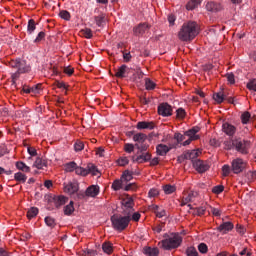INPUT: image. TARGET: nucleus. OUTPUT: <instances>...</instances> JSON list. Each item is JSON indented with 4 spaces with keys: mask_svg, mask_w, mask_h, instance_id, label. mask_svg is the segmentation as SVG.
Here are the masks:
<instances>
[{
    "mask_svg": "<svg viewBox=\"0 0 256 256\" xmlns=\"http://www.w3.org/2000/svg\"><path fill=\"white\" fill-rule=\"evenodd\" d=\"M197 35H199V24L195 21H188L182 25L178 39L180 41H193Z\"/></svg>",
    "mask_w": 256,
    "mask_h": 256,
    "instance_id": "nucleus-1",
    "label": "nucleus"
},
{
    "mask_svg": "<svg viewBox=\"0 0 256 256\" xmlns=\"http://www.w3.org/2000/svg\"><path fill=\"white\" fill-rule=\"evenodd\" d=\"M9 65L12 69L16 70L11 75L12 85H15L17 83V79H19L21 75L31 72V65L27 64V61L23 59L18 58L16 60H12L10 61Z\"/></svg>",
    "mask_w": 256,
    "mask_h": 256,
    "instance_id": "nucleus-2",
    "label": "nucleus"
},
{
    "mask_svg": "<svg viewBox=\"0 0 256 256\" xmlns=\"http://www.w3.org/2000/svg\"><path fill=\"white\" fill-rule=\"evenodd\" d=\"M183 243V238L179 233L164 234V240L159 242L162 249L165 251H171V249H177Z\"/></svg>",
    "mask_w": 256,
    "mask_h": 256,
    "instance_id": "nucleus-3",
    "label": "nucleus"
},
{
    "mask_svg": "<svg viewBox=\"0 0 256 256\" xmlns=\"http://www.w3.org/2000/svg\"><path fill=\"white\" fill-rule=\"evenodd\" d=\"M110 219L115 231H125L129 227V223H131V216L129 215L114 214Z\"/></svg>",
    "mask_w": 256,
    "mask_h": 256,
    "instance_id": "nucleus-4",
    "label": "nucleus"
},
{
    "mask_svg": "<svg viewBox=\"0 0 256 256\" xmlns=\"http://www.w3.org/2000/svg\"><path fill=\"white\" fill-rule=\"evenodd\" d=\"M234 149L241 153V155H249V149H251V141L234 139Z\"/></svg>",
    "mask_w": 256,
    "mask_h": 256,
    "instance_id": "nucleus-5",
    "label": "nucleus"
},
{
    "mask_svg": "<svg viewBox=\"0 0 256 256\" xmlns=\"http://www.w3.org/2000/svg\"><path fill=\"white\" fill-rule=\"evenodd\" d=\"M122 205V215H133V212L135 211V202L133 198L127 196L126 198L122 199L121 201Z\"/></svg>",
    "mask_w": 256,
    "mask_h": 256,
    "instance_id": "nucleus-6",
    "label": "nucleus"
},
{
    "mask_svg": "<svg viewBox=\"0 0 256 256\" xmlns=\"http://www.w3.org/2000/svg\"><path fill=\"white\" fill-rule=\"evenodd\" d=\"M245 167H247V163L241 158H236L231 163V169L235 175L243 173V171H245Z\"/></svg>",
    "mask_w": 256,
    "mask_h": 256,
    "instance_id": "nucleus-7",
    "label": "nucleus"
},
{
    "mask_svg": "<svg viewBox=\"0 0 256 256\" xmlns=\"http://www.w3.org/2000/svg\"><path fill=\"white\" fill-rule=\"evenodd\" d=\"M198 131H200V128L196 126L185 132L186 137L189 138L182 143L183 147H187V145H191L192 141L199 139Z\"/></svg>",
    "mask_w": 256,
    "mask_h": 256,
    "instance_id": "nucleus-8",
    "label": "nucleus"
},
{
    "mask_svg": "<svg viewBox=\"0 0 256 256\" xmlns=\"http://www.w3.org/2000/svg\"><path fill=\"white\" fill-rule=\"evenodd\" d=\"M158 115H161V117H171L173 115V107L167 102L159 104Z\"/></svg>",
    "mask_w": 256,
    "mask_h": 256,
    "instance_id": "nucleus-9",
    "label": "nucleus"
},
{
    "mask_svg": "<svg viewBox=\"0 0 256 256\" xmlns=\"http://www.w3.org/2000/svg\"><path fill=\"white\" fill-rule=\"evenodd\" d=\"M149 29H151V25L147 23H140L133 28V35H135V37H143Z\"/></svg>",
    "mask_w": 256,
    "mask_h": 256,
    "instance_id": "nucleus-10",
    "label": "nucleus"
},
{
    "mask_svg": "<svg viewBox=\"0 0 256 256\" xmlns=\"http://www.w3.org/2000/svg\"><path fill=\"white\" fill-rule=\"evenodd\" d=\"M64 191L65 193H68L69 195H75L77 191H79V182L76 180L69 182L68 184L64 185Z\"/></svg>",
    "mask_w": 256,
    "mask_h": 256,
    "instance_id": "nucleus-11",
    "label": "nucleus"
},
{
    "mask_svg": "<svg viewBox=\"0 0 256 256\" xmlns=\"http://www.w3.org/2000/svg\"><path fill=\"white\" fill-rule=\"evenodd\" d=\"M134 163H147L151 161V153L149 152H137V156L133 157Z\"/></svg>",
    "mask_w": 256,
    "mask_h": 256,
    "instance_id": "nucleus-12",
    "label": "nucleus"
},
{
    "mask_svg": "<svg viewBox=\"0 0 256 256\" xmlns=\"http://www.w3.org/2000/svg\"><path fill=\"white\" fill-rule=\"evenodd\" d=\"M192 165L194 169L198 171V173H205V171H209V164H207V162L202 161L201 159L194 161Z\"/></svg>",
    "mask_w": 256,
    "mask_h": 256,
    "instance_id": "nucleus-13",
    "label": "nucleus"
},
{
    "mask_svg": "<svg viewBox=\"0 0 256 256\" xmlns=\"http://www.w3.org/2000/svg\"><path fill=\"white\" fill-rule=\"evenodd\" d=\"M222 130L228 137H233L237 133V128L229 122L223 123Z\"/></svg>",
    "mask_w": 256,
    "mask_h": 256,
    "instance_id": "nucleus-14",
    "label": "nucleus"
},
{
    "mask_svg": "<svg viewBox=\"0 0 256 256\" xmlns=\"http://www.w3.org/2000/svg\"><path fill=\"white\" fill-rule=\"evenodd\" d=\"M206 10L210 11V13H219V11L223 10V6L217 2H208L206 4Z\"/></svg>",
    "mask_w": 256,
    "mask_h": 256,
    "instance_id": "nucleus-15",
    "label": "nucleus"
},
{
    "mask_svg": "<svg viewBox=\"0 0 256 256\" xmlns=\"http://www.w3.org/2000/svg\"><path fill=\"white\" fill-rule=\"evenodd\" d=\"M131 71V68H129L127 65L123 64L121 67L118 68V70L115 73V77H118L119 79H123L125 77V74H129Z\"/></svg>",
    "mask_w": 256,
    "mask_h": 256,
    "instance_id": "nucleus-16",
    "label": "nucleus"
},
{
    "mask_svg": "<svg viewBox=\"0 0 256 256\" xmlns=\"http://www.w3.org/2000/svg\"><path fill=\"white\" fill-rule=\"evenodd\" d=\"M198 157H199V151H197V150H192V151L186 152L184 154V159L191 161L192 165H193V163H195V161L199 160Z\"/></svg>",
    "mask_w": 256,
    "mask_h": 256,
    "instance_id": "nucleus-17",
    "label": "nucleus"
},
{
    "mask_svg": "<svg viewBox=\"0 0 256 256\" xmlns=\"http://www.w3.org/2000/svg\"><path fill=\"white\" fill-rule=\"evenodd\" d=\"M233 227H234V225L231 222H224V223L219 225L217 230L220 233L226 234V233H229V231H233Z\"/></svg>",
    "mask_w": 256,
    "mask_h": 256,
    "instance_id": "nucleus-18",
    "label": "nucleus"
},
{
    "mask_svg": "<svg viewBox=\"0 0 256 256\" xmlns=\"http://www.w3.org/2000/svg\"><path fill=\"white\" fill-rule=\"evenodd\" d=\"M136 129H149L150 131L155 129V123L154 122H147V121H140L136 125Z\"/></svg>",
    "mask_w": 256,
    "mask_h": 256,
    "instance_id": "nucleus-19",
    "label": "nucleus"
},
{
    "mask_svg": "<svg viewBox=\"0 0 256 256\" xmlns=\"http://www.w3.org/2000/svg\"><path fill=\"white\" fill-rule=\"evenodd\" d=\"M171 149H173V146L169 148V146L165 144H159L156 147L157 154L160 155L161 157H164V155H167L169 151H171Z\"/></svg>",
    "mask_w": 256,
    "mask_h": 256,
    "instance_id": "nucleus-20",
    "label": "nucleus"
},
{
    "mask_svg": "<svg viewBox=\"0 0 256 256\" xmlns=\"http://www.w3.org/2000/svg\"><path fill=\"white\" fill-rule=\"evenodd\" d=\"M97 195H99V187L92 185L86 189L87 197H97Z\"/></svg>",
    "mask_w": 256,
    "mask_h": 256,
    "instance_id": "nucleus-21",
    "label": "nucleus"
},
{
    "mask_svg": "<svg viewBox=\"0 0 256 256\" xmlns=\"http://www.w3.org/2000/svg\"><path fill=\"white\" fill-rule=\"evenodd\" d=\"M16 169H18V171H22V173H31V167L27 166V164H25V162L23 161H18L16 162Z\"/></svg>",
    "mask_w": 256,
    "mask_h": 256,
    "instance_id": "nucleus-22",
    "label": "nucleus"
},
{
    "mask_svg": "<svg viewBox=\"0 0 256 256\" xmlns=\"http://www.w3.org/2000/svg\"><path fill=\"white\" fill-rule=\"evenodd\" d=\"M225 97H226V94L223 93V91L216 92L213 94V99L218 105H221V103L225 101Z\"/></svg>",
    "mask_w": 256,
    "mask_h": 256,
    "instance_id": "nucleus-23",
    "label": "nucleus"
},
{
    "mask_svg": "<svg viewBox=\"0 0 256 256\" xmlns=\"http://www.w3.org/2000/svg\"><path fill=\"white\" fill-rule=\"evenodd\" d=\"M133 141L138 144L145 143L147 141V135L145 133H136L133 136Z\"/></svg>",
    "mask_w": 256,
    "mask_h": 256,
    "instance_id": "nucleus-24",
    "label": "nucleus"
},
{
    "mask_svg": "<svg viewBox=\"0 0 256 256\" xmlns=\"http://www.w3.org/2000/svg\"><path fill=\"white\" fill-rule=\"evenodd\" d=\"M105 13L101 12L98 16L94 17V21L97 27H103L105 25Z\"/></svg>",
    "mask_w": 256,
    "mask_h": 256,
    "instance_id": "nucleus-25",
    "label": "nucleus"
},
{
    "mask_svg": "<svg viewBox=\"0 0 256 256\" xmlns=\"http://www.w3.org/2000/svg\"><path fill=\"white\" fill-rule=\"evenodd\" d=\"M203 0H190L187 5H186V9L188 11H193V9H197V7H199V5H201V2Z\"/></svg>",
    "mask_w": 256,
    "mask_h": 256,
    "instance_id": "nucleus-26",
    "label": "nucleus"
},
{
    "mask_svg": "<svg viewBox=\"0 0 256 256\" xmlns=\"http://www.w3.org/2000/svg\"><path fill=\"white\" fill-rule=\"evenodd\" d=\"M199 193L197 191H190L186 197L183 198L184 205L187 203H191L195 197H197Z\"/></svg>",
    "mask_w": 256,
    "mask_h": 256,
    "instance_id": "nucleus-27",
    "label": "nucleus"
},
{
    "mask_svg": "<svg viewBox=\"0 0 256 256\" xmlns=\"http://www.w3.org/2000/svg\"><path fill=\"white\" fill-rule=\"evenodd\" d=\"M35 29H37V23H35V20L30 19L27 25L28 35H33V33H35Z\"/></svg>",
    "mask_w": 256,
    "mask_h": 256,
    "instance_id": "nucleus-28",
    "label": "nucleus"
},
{
    "mask_svg": "<svg viewBox=\"0 0 256 256\" xmlns=\"http://www.w3.org/2000/svg\"><path fill=\"white\" fill-rule=\"evenodd\" d=\"M33 167H36V169H43V167H47V161L42 159L41 157H37Z\"/></svg>",
    "mask_w": 256,
    "mask_h": 256,
    "instance_id": "nucleus-29",
    "label": "nucleus"
},
{
    "mask_svg": "<svg viewBox=\"0 0 256 256\" xmlns=\"http://www.w3.org/2000/svg\"><path fill=\"white\" fill-rule=\"evenodd\" d=\"M68 199L65 196H59L57 198H54V205L55 207L59 208L61 205H65L67 203Z\"/></svg>",
    "mask_w": 256,
    "mask_h": 256,
    "instance_id": "nucleus-30",
    "label": "nucleus"
},
{
    "mask_svg": "<svg viewBox=\"0 0 256 256\" xmlns=\"http://www.w3.org/2000/svg\"><path fill=\"white\" fill-rule=\"evenodd\" d=\"M144 254L147 256H157L159 255V248L146 247L144 248Z\"/></svg>",
    "mask_w": 256,
    "mask_h": 256,
    "instance_id": "nucleus-31",
    "label": "nucleus"
},
{
    "mask_svg": "<svg viewBox=\"0 0 256 256\" xmlns=\"http://www.w3.org/2000/svg\"><path fill=\"white\" fill-rule=\"evenodd\" d=\"M14 180L18 183H25L27 181V175L22 172H17L14 174Z\"/></svg>",
    "mask_w": 256,
    "mask_h": 256,
    "instance_id": "nucleus-32",
    "label": "nucleus"
},
{
    "mask_svg": "<svg viewBox=\"0 0 256 256\" xmlns=\"http://www.w3.org/2000/svg\"><path fill=\"white\" fill-rule=\"evenodd\" d=\"M102 251H104L107 255H111V253H113V244L110 242H104L102 244Z\"/></svg>",
    "mask_w": 256,
    "mask_h": 256,
    "instance_id": "nucleus-33",
    "label": "nucleus"
},
{
    "mask_svg": "<svg viewBox=\"0 0 256 256\" xmlns=\"http://www.w3.org/2000/svg\"><path fill=\"white\" fill-rule=\"evenodd\" d=\"M37 215H39V208H37V207H31L27 211V218L28 219H33V218L37 217Z\"/></svg>",
    "mask_w": 256,
    "mask_h": 256,
    "instance_id": "nucleus-34",
    "label": "nucleus"
},
{
    "mask_svg": "<svg viewBox=\"0 0 256 256\" xmlns=\"http://www.w3.org/2000/svg\"><path fill=\"white\" fill-rule=\"evenodd\" d=\"M135 147L138 149L137 153H148L147 149H149V144H145V142L143 143H136Z\"/></svg>",
    "mask_w": 256,
    "mask_h": 256,
    "instance_id": "nucleus-35",
    "label": "nucleus"
},
{
    "mask_svg": "<svg viewBox=\"0 0 256 256\" xmlns=\"http://www.w3.org/2000/svg\"><path fill=\"white\" fill-rule=\"evenodd\" d=\"M80 35H82V37H85V39H92L93 31H91V28H85L80 31Z\"/></svg>",
    "mask_w": 256,
    "mask_h": 256,
    "instance_id": "nucleus-36",
    "label": "nucleus"
},
{
    "mask_svg": "<svg viewBox=\"0 0 256 256\" xmlns=\"http://www.w3.org/2000/svg\"><path fill=\"white\" fill-rule=\"evenodd\" d=\"M176 190L175 185L166 184L163 186V191L166 195H171V193H175Z\"/></svg>",
    "mask_w": 256,
    "mask_h": 256,
    "instance_id": "nucleus-37",
    "label": "nucleus"
},
{
    "mask_svg": "<svg viewBox=\"0 0 256 256\" xmlns=\"http://www.w3.org/2000/svg\"><path fill=\"white\" fill-rule=\"evenodd\" d=\"M185 137H187V135H185V132H184V135L179 132L174 134V139L177 141V145H183V142L185 141Z\"/></svg>",
    "mask_w": 256,
    "mask_h": 256,
    "instance_id": "nucleus-38",
    "label": "nucleus"
},
{
    "mask_svg": "<svg viewBox=\"0 0 256 256\" xmlns=\"http://www.w3.org/2000/svg\"><path fill=\"white\" fill-rule=\"evenodd\" d=\"M88 175L91 173V175H97L99 173V169H97V166L95 164H88L86 168Z\"/></svg>",
    "mask_w": 256,
    "mask_h": 256,
    "instance_id": "nucleus-39",
    "label": "nucleus"
},
{
    "mask_svg": "<svg viewBox=\"0 0 256 256\" xmlns=\"http://www.w3.org/2000/svg\"><path fill=\"white\" fill-rule=\"evenodd\" d=\"M73 211H75V207L73 206V201H70V203L64 207V215H72Z\"/></svg>",
    "mask_w": 256,
    "mask_h": 256,
    "instance_id": "nucleus-40",
    "label": "nucleus"
},
{
    "mask_svg": "<svg viewBox=\"0 0 256 256\" xmlns=\"http://www.w3.org/2000/svg\"><path fill=\"white\" fill-rule=\"evenodd\" d=\"M121 179H123L124 181H126V183H128V181H131L133 179V172L129 170H125L122 174Z\"/></svg>",
    "mask_w": 256,
    "mask_h": 256,
    "instance_id": "nucleus-41",
    "label": "nucleus"
},
{
    "mask_svg": "<svg viewBox=\"0 0 256 256\" xmlns=\"http://www.w3.org/2000/svg\"><path fill=\"white\" fill-rule=\"evenodd\" d=\"M145 87H146L147 91H153V89H155V87H156V84L151 79L146 78L145 79Z\"/></svg>",
    "mask_w": 256,
    "mask_h": 256,
    "instance_id": "nucleus-42",
    "label": "nucleus"
},
{
    "mask_svg": "<svg viewBox=\"0 0 256 256\" xmlns=\"http://www.w3.org/2000/svg\"><path fill=\"white\" fill-rule=\"evenodd\" d=\"M59 17L64 19V21H71V13H69L67 10H61L59 12Z\"/></svg>",
    "mask_w": 256,
    "mask_h": 256,
    "instance_id": "nucleus-43",
    "label": "nucleus"
},
{
    "mask_svg": "<svg viewBox=\"0 0 256 256\" xmlns=\"http://www.w3.org/2000/svg\"><path fill=\"white\" fill-rule=\"evenodd\" d=\"M112 189L114 191H119L121 189H123V180H115L113 183H112Z\"/></svg>",
    "mask_w": 256,
    "mask_h": 256,
    "instance_id": "nucleus-44",
    "label": "nucleus"
},
{
    "mask_svg": "<svg viewBox=\"0 0 256 256\" xmlns=\"http://www.w3.org/2000/svg\"><path fill=\"white\" fill-rule=\"evenodd\" d=\"M44 221H45V224L47 225V227H50L51 229H53V227H55V225H57V223L55 222V219L50 216L45 217Z\"/></svg>",
    "mask_w": 256,
    "mask_h": 256,
    "instance_id": "nucleus-45",
    "label": "nucleus"
},
{
    "mask_svg": "<svg viewBox=\"0 0 256 256\" xmlns=\"http://www.w3.org/2000/svg\"><path fill=\"white\" fill-rule=\"evenodd\" d=\"M77 169V163L75 162H69L65 165V171L68 173H73Z\"/></svg>",
    "mask_w": 256,
    "mask_h": 256,
    "instance_id": "nucleus-46",
    "label": "nucleus"
},
{
    "mask_svg": "<svg viewBox=\"0 0 256 256\" xmlns=\"http://www.w3.org/2000/svg\"><path fill=\"white\" fill-rule=\"evenodd\" d=\"M224 149H226L227 151H231V149H235V139L224 141Z\"/></svg>",
    "mask_w": 256,
    "mask_h": 256,
    "instance_id": "nucleus-47",
    "label": "nucleus"
},
{
    "mask_svg": "<svg viewBox=\"0 0 256 256\" xmlns=\"http://www.w3.org/2000/svg\"><path fill=\"white\" fill-rule=\"evenodd\" d=\"M250 119H251V113H249V112H244L241 115V122L243 123V125H247V123H249Z\"/></svg>",
    "mask_w": 256,
    "mask_h": 256,
    "instance_id": "nucleus-48",
    "label": "nucleus"
},
{
    "mask_svg": "<svg viewBox=\"0 0 256 256\" xmlns=\"http://www.w3.org/2000/svg\"><path fill=\"white\" fill-rule=\"evenodd\" d=\"M185 253L187 256H199V252H197V249L193 246L188 247Z\"/></svg>",
    "mask_w": 256,
    "mask_h": 256,
    "instance_id": "nucleus-49",
    "label": "nucleus"
},
{
    "mask_svg": "<svg viewBox=\"0 0 256 256\" xmlns=\"http://www.w3.org/2000/svg\"><path fill=\"white\" fill-rule=\"evenodd\" d=\"M76 175H82V177H87L88 172H87V168H83V167H79L76 166V170H75Z\"/></svg>",
    "mask_w": 256,
    "mask_h": 256,
    "instance_id": "nucleus-50",
    "label": "nucleus"
},
{
    "mask_svg": "<svg viewBox=\"0 0 256 256\" xmlns=\"http://www.w3.org/2000/svg\"><path fill=\"white\" fill-rule=\"evenodd\" d=\"M44 40H45V32L41 31L38 33L33 43H35L36 45H39V43Z\"/></svg>",
    "mask_w": 256,
    "mask_h": 256,
    "instance_id": "nucleus-51",
    "label": "nucleus"
},
{
    "mask_svg": "<svg viewBox=\"0 0 256 256\" xmlns=\"http://www.w3.org/2000/svg\"><path fill=\"white\" fill-rule=\"evenodd\" d=\"M206 211L207 209H205V207H197L194 208L193 215H198V217H202V215H205Z\"/></svg>",
    "mask_w": 256,
    "mask_h": 256,
    "instance_id": "nucleus-52",
    "label": "nucleus"
},
{
    "mask_svg": "<svg viewBox=\"0 0 256 256\" xmlns=\"http://www.w3.org/2000/svg\"><path fill=\"white\" fill-rule=\"evenodd\" d=\"M185 115H187V112H185V109L178 108L176 110V117H177V119H185Z\"/></svg>",
    "mask_w": 256,
    "mask_h": 256,
    "instance_id": "nucleus-53",
    "label": "nucleus"
},
{
    "mask_svg": "<svg viewBox=\"0 0 256 256\" xmlns=\"http://www.w3.org/2000/svg\"><path fill=\"white\" fill-rule=\"evenodd\" d=\"M247 89H249V91H254L256 92V79H252L250 80L247 85H246Z\"/></svg>",
    "mask_w": 256,
    "mask_h": 256,
    "instance_id": "nucleus-54",
    "label": "nucleus"
},
{
    "mask_svg": "<svg viewBox=\"0 0 256 256\" xmlns=\"http://www.w3.org/2000/svg\"><path fill=\"white\" fill-rule=\"evenodd\" d=\"M198 251H199V253L205 254V253H207V251H209V247L205 243H200L198 245Z\"/></svg>",
    "mask_w": 256,
    "mask_h": 256,
    "instance_id": "nucleus-55",
    "label": "nucleus"
},
{
    "mask_svg": "<svg viewBox=\"0 0 256 256\" xmlns=\"http://www.w3.org/2000/svg\"><path fill=\"white\" fill-rule=\"evenodd\" d=\"M224 189L225 187L223 185H217L212 188V193L219 195L220 193H223Z\"/></svg>",
    "mask_w": 256,
    "mask_h": 256,
    "instance_id": "nucleus-56",
    "label": "nucleus"
},
{
    "mask_svg": "<svg viewBox=\"0 0 256 256\" xmlns=\"http://www.w3.org/2000/svg\"><path fill=\"white\" fill-rule=\"evenodd\" d=\"M225 77H226L228 83H230V85H235V74H233V73H227V74L225 75Z\"/></svg>",
    "mask_w": 256,
    "mask_h": 256,
    "instance_id": "nucleus-57",
    "label": "nucleus"
},
{
    "mask_svg": "<svg viewBox=\"0 0 256 256\" xmlns=\"http://www.w3.org/2000/svg\"><path fill=\"white\" fill-rule=\"evenodd\" d=\"M74 149H75V151H83L85 149V144L81 141H77L74 144Z\"/></svg>",
    "mask_w": 256,
    "mask_h": 256,
    "instance_id": "nucleus-58",
    "label": "nucleus"
},
{
    "mask_svg": "<svg viewBox=\"0 0 256 256\" xmlns=\"http://www.w3.org/2000/svg\"><path fill=\"white\" fill-rule=\"evenodd\" d=\"M222 172H223V176H224V177H229V174L231 173V166L225 164V165L222 167Z\"/></svg>",
    "mask_w": 256,
    "mask_h": 256,
    "instance_id": "nucleus-59",
    "label": "nucleus"
},
{
    "mask_svg": "<svg viewBox=\"0 0 256 256\" xmlns=\"http://www.w3.org/2000/svg\"><path fill=\"white\" fill-rule=\"evenodd\" d=\"M124 151H126V153H133V151H135V144H125L124 145Z\"/></svg>",
    "mask_w": 256,
    "mask_h": 256,
    "instance_id": "nucleus-60",
    "label": "nucleus"
},
{
    "mask_svg": "<svg viewBox=\"0 0 256 256\" xmlns=\"http://www.w3.org/2000/svg\"><path fill=\"white\" fill-rule=\"evenodd\" d=\"M64 73L66 75L71 76V75H73V73H75V69L73 67H71V66L65 67L64 68Z\"/></svg>",
    "mask_w": 256,
    "mask_h": 256,
    "instance_id": "nucleus-61",
    "label": "nucleus"
},
{
    "mask_svg": "<svg viewBox=\"0 0 256 256\" xmlns=\"http://www.w3.org/2000/svg\"><path fill=\"white\" fill-rule=\"evenodd\" d=\"M31 91L32 93H34V95H37V93H41V84H37L34 87H31Z\"/></svg>",
    "mask_w": 256,
    "mask_h": 256,
    "instance_id": "nucleus-62",
    "label": "nucleus"
},
{
    "mask_svg": "<svg viewBox=\"0 0 256 256\" xmlns=\"http://www.w3.org/2000/svg\"><path fill=\"white\" fill-rule=\"evenodd\" d=\"M76 197L77 199L81 200V199H85L87 197V192L86 191H79L77 194H76Z\"/></svg>",
    "mask_w": 256,
    "mask_h": 256,
    "instance_id": "nucleus-63",
    "label": "nucleus"
},
{
    "mask_svg": "<svg viewBox=\"0 0 256 256\" xmlns=\"http://www.w3.org/2000/svg\"><path fill=\"white\" fill-rule=\"evenodd\" d=\"M83 255L84 256H94L95 252L91 249H87V250H84Z\"/></svg>",
    "mask_w": 256,
    "mask_h": 256,
    "instance_id": "nucleus-64",
    "label": "nucleus"
}]
</instances>
